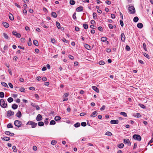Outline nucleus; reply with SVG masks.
I'll list each match as a JSON object with an SVG mask.
<instances>
[{
  "label": "nucleus",
  "mask_w": 153,
  "mask_h": 153,
  "mask_svg": "<svg viewBox=\"0 0 153 153\" xmlns=\"http://www.w3.org/2000/svg\"><path fill=\"white\" fill-rule=\"evenodd\" d=\"M0 105L3 108H5L7 106V103H5L4 100L3 99L0 100Z\"/></svg>",
  "instance_id": "nucleus-1"
},
{
  "label": "nucleus",
  "mask_w": 153,
  "mask_h": 153,
  "mask_svg": "<svg viewBox=\"0 0 153 153\" xmlns=\"http://www.w3.org/2000/svg\"><path fill=\"white\" fill-rule=\"evenodd\" d=\"M26 125H31V127L32 128H35L37 126V124L33 121H29L27 122Z\"/></svg>",
  "instance_id": "nucleus-2"
},
{
  "label": "nucleus",
  "mask_w": 153,
  "mask_h": 153,
  "mask_svg": "<svg viewBox=\"0 0 153 153\" xmlns=\"http://www.w3.org/2000/svg\"><path fill=\"white\" fill-rule=\"evenodd\" d=\"M133 137L135 140L140 141L141 140L140 136L138 134H134L133 136Z\"/></svg>",
  "instance_id": "nucleus-3"
},
{
  "label": "nucleus",
  "mask_w": 153,
  "mask_h": 153,
  "mask_svg": "<svg viewBox=\"0 0 153 153\" xmlns=\"http://www.w3.org/2000/svg\"><path fill=\"white\" fill-rule=\"evenodd\" d=\"M22 124V123L21 121L17 120H16L14 122L15 125L18 127H20Z\"/></svg>",
  "instance_id": "nucleus-4"
},
{
  "label": "nucleus",
  "mask_w": 153,
  "mask_h": 153,
  "mask_svg": "<svg viewBox=\"0 0 153 153\" xmlns=\"http://www.w3.org/2000/svg\"><path fill=\"white\" fill-rule=\"evenodd\" d=\"M14 114V113L13 111H12L11 110H9L7 112V115L8 117H10L11 116L13 115Z\"/></svg>",
  "instance_id": "nucleus-5"
},
{
  "label": "nucleus",
  "mask_w": 153,
  "mask_h": 153,
  "mask_svg": "<svg viewBox=\"0 0 153 153\" xmlns=\"http://www.w3.org/2000/svg\"><path fill=\"white\" fill-rule=\"evenodd\" d=\"M123 142L125 144H128V146L131 145V142L128 139H124Z\"/></svg>",
  "instance_id": "nucleus-6"
},
{
  "label": "nucleus",
  "mask_w": 153,
  "mask_h": 153,
  "mask_svg": "<svg viewBox=\"0 0 153 153\" xmlns=\"http://www.w3.org/2000/svg\"><path fill=\"white\" fill-rule=\"evenodd\" d=\"M110 123L112 124H117L119 123V121L118 120H112L110 122Z\"/></svg>",
  "instance_id": "nucleus-7"
},
{
  "label": "nucleus",
  "mask_w": 153,
  "mask_h": 153,
  "mask_svg": "<svg viewBox=\"0 0 153 153\" xmlns=\"http://www.w3.org/2000/svg\"><path fill=\"white\" fill-rule=\"evenodd\" d=\"M42 120V116L40 114H38L36 117V120L37 121H39L41 120Z\"/></svg>",
  "instance_id": "nucleus-8"
},
{
  "label": "nucleus",
  "mask_w": 153,
  "mask_h": 153,
  "mask_svg": "<svg viewBox=\"0 0 153 153\" xmlns=\"http://www.w3.org/2000/svg\"><path fill=\"white\" fill-rule=\"evenodd\" d=\"M12 33L13 35L16 36L17 37L19 38L21 37L20 34L19 33H17L16 31H13Z\"/></svg>",
  "instance_id": "nucleus-9"
},
{
  "label": "nucleus",
  "mask_w": 153,
  "mask_h": 153,
  "mask_svg": "<svg viewBox=\"0 0 153 153\" xmlns=\"http://www.w3.org/2000/svg\"><path fill=\"white\" fill-rule=\"evenodd\" d=\"M126 37L123 33H122L121 35V39L123 42H124Z\"/></svg>",
  "instance_id": "nucleus-10"
},
{
  "label": "nucleus",
  "mask_w": 153,
  "mask_h": 153,
  "mask_svg": "<svg viewBox=\"0 0 153 153\" xmlns=\"http://www.w3.org/2000/svg\"><path fill=\"white\" fill-rule=\"evenodd\" d=\"M97 111H94L91 114V115L90 116L91 117H94L96 116L97 114Z\"/></svg>",
  "instance_id": "nucleus-11"
},
{
  "label": "nucleus",
  "mask_w": 153,
  "mask_h": 153,
  "mask_svg": "<svg viewBox=\"0 0 153 153\" xmlns=\"http://www.w3.org/2000/svg\"><path fill=\"white\" fill-rule=\"evenodd\" d=\"M1 138L2 140L6 141H8L10 139L9 137H1Z\"/></svg>",
  "instance_id": "nucleus-12"
},
{
  "label": "nucleus",
  "mask_w": 153,
  "mask_h": 153,
  "mask_svg": "<svg viewBox=\"0 0 153 153\" xmlns=\"http://www.w3.org/2000/svg\"><path fill=\"white\" fill-rule=\"evenodd\" d=\"M92 88L93 90L95 91L97 93H98L99 92V91L98 88L96 87L95 86H92Z\"/></svg>",
  "instance_id": "nucleus-13"
},
{
  "label": "nucleus",
  "mask_w": 153,
  "mask_h": 153,
  "mask_svg": "<svg viewBox=\"0 0 153 153\" xmlns=\"http://www.w3.org/2000/svg\"><path fill=\"white\" fill-rule=\"evenodd\" d=\"M16 116L20 118L22 116V113L20 111H18V112L16 113Z\"/></svg>",
  "instance_id": "nucleus-14"
},
{
  "label": "nucleus",
  "mask_w": 153,
  "mask_h": 153,
  "mask_svg": "<svg viewBox=\"0 0 153 153\" xmlns=\"http://www.w3.org/2000/svg\"><path fill=\"white\" fill-rule=\"evenodd\" d=\"M2 24L6 28L8 27L9 26V24L6 22H3Z\"/></svg>",
  "instance_id": "nucleus-15"
},
{
  "label": "nucleus",
  "mask_w": 153,
  "mask_h": 153,
  "mask_svg": "<svg viewBox=\"0 0 153 153\" xmlns=\"http://www.w3.org/2000/svg\"><path fill=\"white\" fill-rule=\"evenodd\" d=\"M137 26L138 28H141L143 27V25L142 23H140L137 24Z\"/></svg>",
  "instance_id": "nucleus-16"
},
{
  "label": "nucleus",
  "mask_w": 153,
  "mask_h": 153,
  "mask_svg": "<svg viewBox=\"0 0 153 153\" xmlns=\"http://www.w3.org/2000/svg\"><path fill=\"white\" fill-rule=\"evenodd\" d=\"M18 105L15 104H13L12 106V108L13 109H16L18 108Z\"/></svg>",
  "instance_id": "nucleus-17"
},
{
  "label": "nucleus",
  "mask_w": 153,
  "mask_h": 153,
  "mask_svg": "<svg viewBox=\"0 0 153 153\" xmlns=\"http://www.w3.org/2000/svg\"><path fill=\"white\" fill-rule=\"evenodd\" d=\"M9 19L11 20H14V18L12 14H11V13L9 14Z\"/></svg>",
  "instance_id": "nucleus-18"
},
{
  "label": "nucleus",
  "mask_w": 153,
  "mask_h": 153,
  "mask_svg": "<svg viewBox=\"0 0 153 153\" xmlns=\"http://www.w3.org/2000/svg\"><path fill=\"white\" fill-rule=\"evenodd\" d=\"M33 43L36 46H37L39 45L38 42L37 40H34L33 41Z\"/></svg>",
  "instance_id": "nucleus-19"
},
{
  "label": "nucleus",
  "mask_w": 153,
  "mask_h": 153,
  "mask_svg": "<svg viewBox=\"0 0 153 153\" xmlns=\"http://www.w3.org/2000/svg\"><path fill=\"white\" fill-rule=\"evenodd\" d=\"M85 47L86 49L88 50H90L91 49L90 46L87 44H85Z\"/></svg>",
  "instance_id": "nucleus-20"
},
{
  "label": "nucleus",
  "mask_w": 153,
  "mask_h": 153,
  "mask_svg": "<svg viewBox=\"0 0 153 153\" xmlns=\"http://www.w3.org/2000/svg\"><path fill=\"white\" fill-rule=\"evenodd\" d=\"M124 146V145L123 143H121L120 144H118L117 145V146L120 148H123Z\"/></svg>",
  "instance_id": "nucleus-21"
},
{
  "label": "nucleus",
  "mask_w": 153,
  "mask_h": 153,
  "mask_svg": "<svg viewBox=\"0 0 153 153\" xmlns=\"http://www.w3.org/2000/svg\"><path fill=\"white\" fill-rule=\"evenodd\" d=\"M61 119V117L59 116H56L54 118V120L56 121H57Z\"/></svg>",
  "instance_id": "nucleus-22"
},
{
  "label": "nucleus",
  "mask_w": 153,
  "mask_h": 153,
  "mask_svg": "<svg viewBox=\"0 0 153 153\" xmlns=\"http://www.w3.org/2000/svg\"><path fill=\"white\" fill-rule=\"evenodd\" d=\"M13 99L12 97H9L7 99L8 101L10 103L12 102L13 101Z\"/></svg>",
  "instance_id": "nucleus-23"
},
{
  "label": "nucleus",
  "mask_w": 153,
  "mask_h": 153,
  "mask_svg": "<svg viewBox=\"0 0 153 153\" xmlns=\"http://www.w3.org/2000/svg\"><path fill=\"white\" fill-rule=\"evenodd\" d=\"M51 16L54 18H56L57 17L56 14L55 12H52L51 13Z\"/></svg>",
  "instance_id": "nucleus-24"
},
{
  "label": "nucleus",
  "mask_w": 153,
  "mask_h": 153,
  "mask_svg": "<svg viewBox=\"0 0 153 153\" xmlns=\"http://www.w3.org/2000/svg\"><path fill=\"white\" fill-rule=\"evenodd\" d=\"M139 19L136 16L134 17L133 19V21L135 22H136L138 21Z\"/></svg>",
  "instance_id": "nucleus-25"
},
{
  "label": "nucleus",
  "mask_w": 153,
  "mask_h": 153,
  "mask_svg": "<svg viewBox=\"0 0 153 153\" xmlns=\"http://www.w3.org/2000/svg\"><path fill=\"white\" fill-rule=\"evenodd\" d=\"M38 126H43L44 125V123L42 121L38 122Z\"/></svg>",
  "instance_id": "nucleus-26"
},
{
  "label": "nucleus",
  "mask_w": 153,
  "mask_h": 153,
  "mask_svg": "<svg viewBox=\"0 0 153 153\" xmlns=\"http://www.w3.org/2000/svg\"><path fill=\"white\" fill-rule=\"evenodd\" d=\"M107 38L105 37H103L101 38V40L102 42H105L107 40Z\"/></svg>",
  "instance_id": "nucleus-27"
},
{
  "label": "nucleus",
  "mask_w": 153,
  "mask_h": 153,
  "mask_svg": "<svg viewBox=\"0 0 153 153\" xmlns=\"http://www.w3.org/2000/svg\"><path fill=\"white\" fill-rule=\"evenodd\" d=\"M80 124L79 123H77L74 125V126L75 127L77 128L79 127L80 126Z\"/></svg>",
  "instance_id": "nucleus-28"
},
{
  "label": "nucleus",
  "mask_w": 153,
  "mask_h": 153,
  "mask_svg": "<svg viewBox=\"0 0 153 153\" xmlns=\"http://www.w3.org/2000/svg\"><path fill=\"white\" fill-rule=\"evenodd\" d=\"M1 85L4 87L7 88L8 87L7 84L5 82H3L1 83Z\"/></svg>",
  "instance_id": "nucleus-29"
},
{
  "label": "nucleus",
  "mask_w": 153,
  "mask_h": 153,
  "mask_svg": "<svg viewBox=\"0 0 153 153\" xmlns=\"http://www.w3.org/2000/svg\"><path fill=\"white\" fill-rule=\"evenodd\" d=\"M56 124L55 121L54 120H52L50 121V125H54Z\"/></svg>",
  "instance_id": "nucleus-30"
},
{
  "label": "nucleus",
  "mask_w": 153,
  "mask_h": 153,
  "mask_svg": "<svg viewBox=\"0 0 153 153\" xmlns=\"http://www.w3.org/2000/svg\"><path fill=\"white\" fill-rule=\"evenodd\" d=\"M56 24L57 27L58 29H59L60 28V23L58 22H56Z\"/></svg>",
  "instance_id": "nucleus-31"
},
{
  "label": "nucleus",
  "mask_w": 153,
  "mask_h": 153,
  "mask_svg": "<svg viewBox=\"0 0 153 153\" xmlns=\"http://www.w3.org/2000/svg\"><path fill=\"white\" fill-rule=\"evenodd\" d=\"M4 93L2 92H0V97L1 98H3L4 97Z\"/></svg>",
  "instance_id": "nucleus-32"
},
{
  "label": "nucleus",
  "mask_w": 153,
  "mask_h": 153,
  "mask_svg": "<svg viewBox=\"0 0 153 153\" xmlns=\"http://www.w3.org/2000/svg\"><path fill=\"white\" fill-rule=\"evenodd\" d=\"M13 126L12 125V124L11 123H9L7 126V127L8 128H13Z\"/></svg>",
  "instance_id": "nucleus-33"
},
{
  "label": "nucleus",
  "mask_w": 153,
  "mask_h": 153,
  "mask_svg": "<svg viewBox=\"0 0 153 153\" xmlns=\"http://www.w3.org/2000/svg\"><path fill=\"white\" fill-rule=\"evenodd\" d=\"M57 142L55 140H52L51 141V144L54 145Z\"/></svg>",
  "instance_id": "nucleus-34"
},
{
  "label": "nucleus",
  "mask_w": 153,
  "mask_h": 153,
  "mask_svg": "<svg viewBox=\"0 0 153 153\" xmlns=\"http://www.w3.org/2000/svg\"><path fill=\"white\" fill-rule=\"evenodd\" d=\"M83 26L85 29H87L88 28V25L87 24H84L83 25Z\"/></svg>",
  "instance_id": "nucleus-35"
},
{
  "label": "nucleus",
  "mask_w": 153,
  "mask_h": 153,
  "mask_svg": "<svg viewBox=\"0 0 153 153\" xmlns=\"http://www.w3.org/2000/svg\"><path fill=\"white\" fill-rule=\"evenodd\" d=\"M3 35L4 37L6 39H7L8 38V36L7 34L5 33H3Z\"/></svg>",
  "instance_id": "nucleus-36"
},
{
  "label": "nucleus",
  "mask_w": 153,
  "mask_h": 153,
  "mask_svg": "<svg viewBox=\"0 0 153 153\" xmlns=\"http://www.w3.org/2000/svg\"><path fill=\"white\" fill-rule=\"evenodd\" d=\"M120 114L122 115H123V116H124L125 117H126L127 116V114H126L124 112H120Z\"/></svg>",
  "instance_id": "nucleus-37"
},
{
  "label": "nucleus",
  "mask_w": 153,
  "mask_h": 153,
  "mask_svg": "<svg viewBox=\"0 0 153 153\" xmlns=\"http://www.w3.org/2000/svg\"><path fill=\"white\" fill-rule=\"evenodd\" d=\"M75 2L74 0H71L70 1V4L72 5H73L75 4Z\"/></svg>",
  "instance_id": "nucleus-38"
},
{
  "label": "nucleus",
  "mask_w": 153,
  "mask_h": 153,
  "mask_svg": "<svg viewBox=\"0 0 153 153\" xmlns=\"http://www.w3.org/2000/svg\"><path fill=\"white\" fill-rule=\"evenodd\" d=\"M105 135H107L111 136L112 135L111 132L110 131H107L105 133Z\"/></svg>",
  "instance_id": "nucleus-39"
},
{
  "label": "nucleus",
  "mask_w": 153,
  "mask_h": 153,
  "mask_svg": "<svg viewBox=\"0 0 153 153\" xmlns=\"http://www.w3.org/2000/svg\"><path fill=\"white\" fill-rule=\"evenodd\" d=\"M141 117V115L139 113H137L136 114V115L135 116V117Z\"/></svg>",
  "instance_id": "nucleus-40"
},
{
  "label": "nucleus",
  "mask_w": 153,
  "mask_h": 153,
  "mask_svg": "<svg viewBox=\"0 0 153 153\" xmlns=\"http://www.w3.org/2000/svg\"><path fill=\"white\" fill-rule=\"evenodd\" d=\"M135 10H129V12L130 13L133 14L135 13Z\"/></svg>",
  "instance_id": "nucleus-41"
},
{
  "label": "nucleus",
  "mask_w": 153,
  "mask_h": 153,
  "mask_svg": "<svg viewBox=\"0 0 153 153\" xmlns=\"http://www.w3.org/2000/svg\"><path fill=\"white\" fill-rule=\"evenodd\" d=\"M19 91L22 92H24L25 89L24 87H21L19 89Z\"/></svg>",
  "instance_id": "nucleus-42"
},
{
  "label": "nucleus",
  "mask_w": 153,
  "mask_h": 153,
  "mask_svg": "<svg viewBox=\"0 0 153 153\" xmlns=\"http://www.w3.org/2000/svg\"><path fill=\"white\" fill-rule=\"evenodd\" d=\"M81 125L82 126H86V123L85 122H83L81 123Z\"/></svg>",
  "instance_id": "nucleus-43"
},
{
  "label": "nucleus",
  "mask_w": 153,
  "mask_h": 153,
  "mask_svg": "<svg viewBox=\"0 0 153 153\" xmlns=\"http://www.w3.org/2000/svg\"><path fill=\"white\" fill-rule=\"evenodd\" d=\"M99 64L101 65H103L105 64V62L103 61H101L99 62Z\"/></svg>",
  "instance_id": "nucleus-44"
},
{
  "label": "nucleus",
  "mask_w": 153,
  "mask_h": 153,
  "mask_svg": "<svg viewBox=\"0 0 153 153\" xmlns=\"http://www.w3.org/2000/svg\"><path fill=\"white\" fill-rule=\"evenodd\" d=\"M13 149L14 152H17L16 148L15 146H13Z\"/></svg>",
  "instance_id": "nucleus-45"
},
{
  "label": "nucleus",
  "mask_w": 153,
  "mask_h": 153,
  "mask_svg": "<svg viewBox=\"0 0 153 153\" xmlns=\"http://www.w3.org/2000/svg\"><path fill=\"white\" fill-rule=\"evenodd\" d=\"M93 18L95 19L96 18L97 16V14L95 13H94L93 14Z\"/></svg>",
  "instance_id": "nucleus-46"
},
{
  "label": "nucleus",
  "mask_w": 153,
  "mask_h": 153,
  "mask_svg": "<svg viewBox=\"0 0 153 153\" xmlns=\"http://www.w3.org/2000/svg\"><path fill=\"white\" fill-rule=\"evenodd\" d=\"M143 55L145 57H146L147 58H148V59L149 58V55L147 54L146 53H144L143 54Z\"/></svg>",
  "instance_id": "nucleus-47"
},
{
  "label": "nucleus",
  "mask_w": 153,
  "mask_h": 153,
  "mask_svg": "<svg viewBox=\"0 0 153 153\" xmlns=\"http://www.w3.org/2000/svg\"><path fill=\"white\" fill-rule=\"evenodd\" d=\"M143 48L145 51H146L147 50V49L146 47V45L145 43H143Z\"/></svg>",
  "instance_id": "nucleus-48"
},
{
  "label": "nucleus",
  "mask_w": 153,
  "mask_h": 153,
  "mask_svg": "<svg viewBox=\"0 0 153 153\" xmlns=\"http://www.w3.org/2000/svg\"><path fill=\"white\" fill-rule=\"evenodd\" d=\"M76 13H74V14L73 15V18L74 19H76Z\"/></svg>",
  "instance_id": "nucleus-49"
},
{
  "label": "nucleus",
  "mask_w": 153,
  "mask_h": 153,
  "mask_svg": "<svg viewBox=\"0 0 153 153\" xmlns=\"http://www.w3.org/2000/svg\"><path fill=\"white\" fill-rule=\"evenodd\" d=\"M139 105L141 107L143 108H145V106L143 104H139Z\"/></svg>",
  "instance_id": "nucleus-50"
},
{
  "label": "nucleus",
  "mask_w": 153,
  "mask_h": 153,
  "mask_svg": "<svg viewBox=\"0 0 153 153\" xmlns=\"http://www.w3.org/2000/svg\"><path fill=\"white\" fill-rule=\"evenodd\" d=\"M4 133L7 135H10V132L9 131H6Z\"/></svg>",
  "instance_id": "nucleus-51"
},
{
  "label": "nucleus",
  "mask_w": 153,
  "mask_h": 153,
  "mask_svg": "<svg viewBox=\"0 0 153 153\" xmlns=\"http://www.w3.org/2000/svg\"><path fill=\"white\" fill-rule=\"evenodd\" d=\"M112 8L114 9L117 10L119 9L118 7L116 5H114Z\"/></svg>",
  "instance_id": "nucleus-52"
},
{
  "label": "nucleus",
  "mask_w": 153,
  "mask_h": 153,
  "mask_svg": "<svg viewBox=\"0 0 153 153\" xmlns=\"http://www.w3.org/2000/svg\"><path fill=\"white\" fill-rule=\"evenodd\" d=\"M120 25L122 27H123L124 25V24L122 20H120Z\"/></svg>",
  "instance_id": "nucleus-53"
},
{
  "label": "nucleus",
  "mask_w": 153,
  "mask_h": 153,
  "mask_svg": "<svg viewBox=\"0 0 153 153\" xmlns=\"http://www.w3.org/2000/svg\"><path fill=\"white\" fill-rule=\"evenodd\" d=\"M126 49L127 51H129L130 50V47L128 45H126Z\"/></svg>",
  "instance_id": "nucleus-54"
},
{
  "label": "nucleus",
  "mask_w": 153,
  "mask_h": 153,
  "mask_svg": "<svg viewBox=\"0 0 153 153\" xmlns=\"http://www.w3.org/2000/svg\"><path fill=\"white\" fill-rule=\"evenodd\" d=\"M9 86L10 87V88H13V85L11 83L9 82L8 83Z\"/></svg>",
  "instance_id": "nucleus-55"
},
{
  "label": "nucleus",
  "mask_w": 153,
  "mask_h": 153,
  "mask_svg": "<svg viewBox=\"0 0 153 153\" xmlns=\"http://www.w3.org/2000/svg\"><path fill=\"white\" fill-rule=\"evenodd\" d=\"M98 29L99 31H102L103 30V28L102 27L100 26L98 27Z\"/></svg>",
  "instance_id": "nucleus-56"
},
{
  "label": "nucleus",
  "mask_w": 153,
  "mask_h": 153,
  "mask_svg": "<svg viewBox=\"0 0 153 153\" xmlns=\"http://www.w3.org/2000/svg\"><path fill=\"white\" fill-rule=\"evenodd\" d=\"M105 106L104 105H103L102 107L100 108V109L101 111L104 110L105 109Z\"/></svg>",
  "instance_id": "nucleus-57"
},
{
  "label": "nucleus",
  "mask_w": 153,
  "mask_h": 153,
  "mask_svg": "<svg viewBox=\"0 0 153 153\" xmlns=\"http://www.w3.org/2000/svg\"><path fill=\"white\" fill-rule=\"evenodd\" d=\"M51 42L53 43H55V40L54 39L52 38L51 39Z\"/></svg>",
  "instance_id": "nucleus-58"
},
{
  "label": "nucleus",
  "mask_w": 153,
  "mask_h": 153,
  "mask_svg": "<svg viewBox=\"0 0 153 153\" xmlns=\"http://www.w3.org/2000/svg\"><path fill=\"white\" fill-rule=\"evenodd\" d=\"M21 41L23 42H25V39L24 38H22L21 39Z\"/></svg>",
  "instance_id": "nucleus-59"
},
{
  "label": "nucleus",
  "mask_w": 153,
  "mask_h": 153,
  "mask_svg": "<svg viewBox=\"0 0 153 153\" xmlns=\"http://www.w3.org/2000/svg\"><path fill=\"white\" fill-rule=\"evenodd\" d=\"M108 26H109V28L110 29H112L113 28V26L111 24H109L108 25Z\"/></svg>",
  "instance_id": "nucleus-60"
},
{
  "label": "nucleus",
  "mask_w": 153,
  "mask_h": 153,
  "mask_svg": "<svg viewBox=\"0 0 153 153\" xmlns=\"http://www.w3.org/2000/svg\"><path fill=\"white\" fill-rule=\"evenodd\" d=\"M111 17L112 19H114L115 17V15L113 14H111Z\"/></svg>",
  "instance_id": "nucleus-61"
},
{
  "label": "nucleus",
  "mask_w": 153,
  "mask_h": 153,
  "mask_svg": "<svg viewBox=\"0 0 153 153\" xmlns=\"http://www.w3.org/2000/svg\"><path fill=\"white\" fill-rule=\"evenodd\" d=\"M29 89L31 90L34 91L35 90V88L33 87H30L29 88Z\"/></svg>",
  "instance_id": "nucleus-62"
},
{
  "label": "nucleus",
  "mask_w": 153,
  "mask_h": 153,
  "mask_svg": "<svg viewBox=\"0 0 153 153\" xmlns=\"http://www.w3.org/2000/svg\"><path fill=\"white\" fill-rule=\"evenodd\" d=\"M86 114V113L85 112H82L80 114V115L81 116H83Z\"/></svg>",
  "instance_id": "nucleus-63"
},
{
  "label": "nucleus",
  "mask_w": 153,
  "mask_h": 153,
  "mask_svg": "<svg viewBox=\"0 0 153 153\" xmlns=\"http://www.w3.org/2000/svg\"><path fill=\"white\" fill-rule=\"evenodd\" d=\"M153 142V138H152L151 140L149 141V142L148 144L149 145L150 144L152 143Z\"/></svg>",
  "instance_id": "nucleus-64"
}]
</instances>
